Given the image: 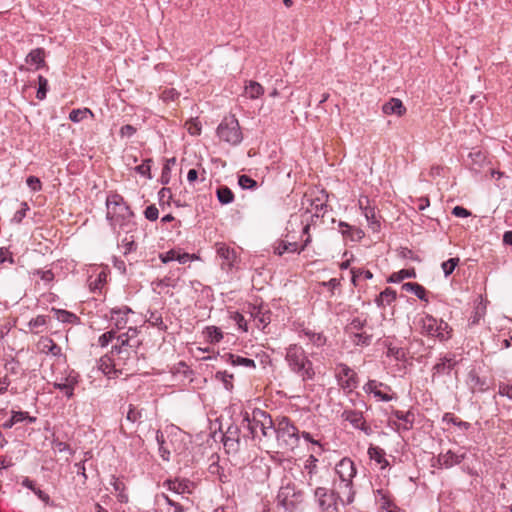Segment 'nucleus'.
<instances>
[{
    "label": "nucleus",
    "mask_w": 512,
    "mask_h": 512,
    "mask_svg": "<svg viewBox=\"0 0 512 512\" xmlns=\"http://www.w3.org/2000/svg\"><path fill=\"white\" fill-rule=\"evenodd\" d=\"M272 417L263 410L255 409L252 414L245 413L242 426L249 431L253 440L270 444L274 440L275 429Z\"/></svg>",
    "instance_id": "nucleus-1"
},
{
    "label": "nucleus",
    "mask_w": 512,
    "mask_h": 512,
    "mask_svg": "<svg viewBox=\"0 0 512 512\" xmlns=\"http://www.w3.org/2000/svg\"><path fill=\"white\" fill-rule=\"evenodd\" d=\"M285 360L290 370L298 375L302 381L313 380L315 370L312 361L305 350L297 344H291L286 348Z\"/></svg>",
    "instance_id": "nucleus-2"
},
{
    "label": "nucleus",
    "mask_w": 512,
    "mask_h": 512,
    "mask_svg": "<svg viewBox=\"0 0 512 512\" xmlns=\"http://www.w3.org/2000/svg\"><path fill=\"white\" fill-rule=\"evenodd\" d=\"M117 343L113 346L111 354L113 366H120L121 363H124V360L128 359L130 356V351L127 348L133 349L132 352L136 356V349L141 344L138 339V330L134 327H129L125 333H122L117 336Z\"/></svg>",
    "instance_id": "nucleus-3"
},
{
    "label": "nucleus",
    "mask_w": 512,
    "mask_h": 512,
    "mask_svg": "<svg viewBox=\"0 0 512 512\" xmlns=\"http://www.w3.org/2000/svg\"><path fill=\"white\" fill-rule=\"evenodd\" d=\"M274 429V440L278 442L279 447L293 449L298 446L299 430L290 418L286 416L277 418L274 423Z\"/></svg>",
    "instance_id": "nucleus-4"
},
{
    "label": "nucleus",
    "mask_w": 512,
    "mask_h": 512,
    "mask_svg": "<svg viewBox=\"0 0 512 512\" xmlns=\"http://www.w3.org/2000/svg\"><path fill=\"white\" fill-rule=\"evenodd\" d=\"M217 135L220 140L232 146L239 145L243 140L239 122L234 115L223 118L217 127Z\"/></svg>",
    "instance_id": "nucleus-5"
},
{
    "label": "nucleus",
    "mask_w": 512,
    "mask_h": 512,
    "mask_svg": "<svg viewBox=\"0 0 512 512\" xmlns=\"http://www.w3.org/2000/svg\"><path fill=\"white\" fill-rule=\"evenodd\" d=\"M304 494L298 490L294 483H287L281 486L277 495V502L287 512H294L303 502Z\"/></svg>",
    "instance_id": "nucleus-6"
},
{
    "label": "nucleus",
    "mask_w": 512,
    "mask_h": 512,
    "mask_svg": "<svg viewBox=\"0 0 512 512\" xmlns=\"http://www.w3.org/2000/svg\"><path fill=\"white\" fill-rule=\"evenodd\" d=\"M450 331L451 329L446 322L437 320L431 315H426L421 319L422 334L445 341L450 338Z\"/></svg>",
    "instance_id": "nucleus-7"
},
{
    "label": "nucleus",
    "mask_w": 512,
    "mask_h": 512,
    "mask_svg": "<svg viewBox=\"0 0 512 512\" xmlns=\"http://www.w3.org/2000/svg\"><path fill=\"white\" fill-rule=\"evenodd\" d=\"M311 223L307 222L305 226L303 227V234L307 235L306 239L303 241V244L300 248H298V244L296 242H286V241H279L274 246V253L282 256L286 252H298L300 253L303 251L310 243H311V236L309 234Z\"/></svg>",
    "instance_id": "nucleus-8"
},
{
    "label": "nucleus",
    "mask_w": 512,
    "mask_h": 512,
    "mask_svg": "<svg viewBox=\"0 0 512 512\" xmlns=\"http://www.w3.org/2000/svg\"><path fill=\"white\" fill-rule=\"evenodd\" d=\"M332 492L335 493V497L343 505H349L354 501L355 491L353 489V482L334 480Z\"/></svg>",
    "instance_id": "nucleus-9"
},
{
    "label": "nucleus",
    "mask_w": 512,
    "mask_h": 512,
    "mask_svg": "<svg viewBox=\"0 0 512 512\" xmlns=\"http://www.w3.org/2000/svg\"><path fill=\"white\" fill-rule=\"evenodd\" d=\"M314 495L322 512H339L335 493L329 492L324 487H318L315 489Z\"/></svg>",
    "instance_id": "nucleus-10"
},
{
    "label": "nucleus",
    "mask_w": 512,
    "mask_h": 512,
    "mask_svg": "<svg viewBox=\"0 0 512 512\" xmlns=\"http://www.w3.org/2000/svg\"><path fill=\"white\" fill-rule=\"evenodd\" d=\"M336 378L339 385L345 390L352 391L357 387V374L344 363L337 365Z\"/></svg>",
    "instance_id": "nucleus-11"
},
{
    "label": "nucleus",
    "mask_w": 512,
    "mask_h": 512,
    "mask_svg": "<svg viewBox=\"0 0 512 512\" xmlns=\"http://www.w3.org/2000/svg\"><path fill=\"white\" fill-rule=\"evenodd\" d=\"M106 205L108 208L107 218L110 220L114 219V216L117 212L118 207H123L125 213H122V218L133 216V212L130 207L125 203L124 198L119 194H112L108 196L106 200Z\"/></svg>",
    "instance_id": "nucleus-12"
},
{
    "label": "nucleus",
    "mask_w": 512,
    "mask_h": 512,
    "mask_svg": "<svg viewBox=\"0 0 512 512\" xmlns=\"http://www.w3.org/2000/svg\"><path fill=\"white\" fill-rule=\"evenodd\" d=\"M341 417L348 421L354 428L363 431L366 435H370L372 430L366 424L363 413L357 410H344Z\"/></svg>",
    "instance_id": "nucleus-13"
},
{
    "label": "nucleus",
    "mask_w": 512,
    "mask_h": 512,
    "mask_svg": "<svg viewBox=\"0 0 512 512\" xmlns=\"http://www.w3.org/2000/svg\"><path fill=\"white\" fill-rule=\"evenodd\" d=\"M457 363L454 354H446L440 357L432 368V378L434 379L437 375H449Z\"/></svg>",
    "instance_id": "nucleus-14"
},
{
    "label": "nucleus",
    "mask_w": 512,
    "mask_h": 512,
    "mask_svg": "<svg viewBox=\"0 0 512 512\" xmlns=\"http://www.w3.org/2000/svg\"><path fill=\"white\" fill-rule=\"evenodd\" d=\"M335 473L338 476V480L350 481L356 475V468L353 461L349 458L341 459L335 466Z\"/></svg>",
    "instance_id": "nucleus-15"
},
{
    "label": "nucleus",
    "mask_w": 512,
    "mask_h": 512,
    "mask_svg": "<svg viewBox=\"0 0 512 512\" xmlns=\"http://www.w3.org/2000/svg\"><path fill=\"white\" fill-rule=\"evenodd\" d=\"M216 252L218 257L222 260V269H231L234 266L237 255L233 248H230L224 243H216Z\"/></svg>",
    "instance_id": "nucleus-16"
},
{
    "label": "nucleus",
    "mask_w": 512,
    "mask_h": 512,
    "mask_svg": "<svg viewBox=\"0 0 512 512\" xmlns=\"http://www.w3.org/2000/svg\"><path fill=\"white\" fill-rule=\"evenodd\" d=\"M465 453L453 452L448 450L441 452L437 457V466L440 468H451L455 465L460 464L465 459Z\"/></svg>",
    "instance_id": "nucleus-17"
},
{
    "label": "nucleus",
    "mask_w": 512,
    "mask_h": 512,
    "mask_svg": "<svg viewBox=\"0 0 512 512\" xmlns=\"http://www.w3.org/2000/svg\"><path fill=\"white\" fill-rule=\"evenodd\" d=\"M250 317L256 322L258 328H265L271 321V313L269 310L261 306H249Z\"/></svg>",
    "instance_id": "nucleus-18"
},
{
    "label": "nucleus",
    "mask_w": 512,
    "mask_h": 512,
    "mask_svg": "<svg viewBox=\"0 0 512 512\" xmlns=\"http://www.w3.org/2000/svg\"><path fill=\"white\" fill-rule=\"evenodd\" d=\"M468 157L470 159V170L476 174L482 173L485 167L488 166L486 155L480 150L470 152Z\"/></svg>",
    "instance_id": "nucleus-19"
},
{
    "label": "nucleus",
    "mask_w": 512,
    "mask_h": 512,
    "mask_svg": "<svg viewBox=\"0 0 512 512\" xmlns=\"http://www.w3.org/2000/svg\"><path fill=\"white\" fill-rule=\"evenodd\" d=\"M110 319L114 322L115 327L118 330L124 329L128 323V314L132 313V310L128 307L113 308L111 311Z\"/></svg>",
    "instance_id": "nucleus-20"
},
{
    "label": "nucleus",
    "mask_w": 512,
    "mask_h": 512,
    "mask_svg": "<svg viewBox=\"0 0 512 512\" xmlns=\"http://www.w3.org/2000/svg\"><path fill=\"white\" fill-rule=\"evenodd\" d=\"M164 485L171 491L177 494L191 493V486L193 483L188 479H168Z\"/></svg>",
    "instance_id": "nucleus-21"
},
{
    "label": "nucleus",
    "mask_w": 512,
    "mask_h": 512,
    "mask_svg": "<svg viewBox=\"0 0 512 512\" xmlns=\"http://www.w3.org/2000/svg\"><path fill=\"white\" fill-rule=\"evenodd\" d=\"M37 348L44 354H51L53 356L61 355V347L49 337H41L37 343Z\"/></svg>",
    "instance_id": "nucleus-22"
},
{
    "label": "nucleus",
    "mask_w": 512,
    "mask_h": 512,
    "mask_svg": "<svg viewBox=\"0 0 512 512\" xmlns=\"http://www.w3.org/2000/svg\"><path fill=\"white\" fill-rule=\"evenodd\" d=\"M382 112L386 115H397L402 116L406 113V108L402 101L398 98H391L388 102L382 106Z\"/></svg>",
    "instance_id": "nucleus-23"
},
{
    "label": "nucleus",
    "mask_w": 512,
    "mask_h": 512,
    "mask_svg": "<svg viewBox=\"0 0 512 512\" xmlns=\"http://www.w3.org/2000/svg\"><path fill=\"white\" fill-rule=\"evenodd\" d=\"M376 501L379 503L380 507L387 512H398L397 506L392 502L388 493L383 489H378L376 491Z\"/></svg>",
    "instance_id": "nucleus-24"
},
{
    "label": "nucleus",
    "mask_w": 512,
    "mask_h": 512,
    "mask_svg": "<svg viewBox=\"0 0 512 512\" xmlns=\"http://www.w3.org/2000/svg\"><path fill=\"white\" fill-rule=\"evenodd\" d=\"M45 51L43 48H36L31 50L26 56V63L35 65L36 69L42 67L45 63Z\"/></svg>",
    "instance_id": "nucleus-25"
},
{
    "label": "nucleus",
    "mask_w": 512,
    "mask_h": 512,
    "mask_svg": "<svg viewBox=\"0 0 512 512\" xmlns=\"http://www.w3.org/2000/svg\"><path fill=\"white\" fill-rule=\"evenodd\" d=\"M52 312L54 313V317L62 323L77 324L80 321V318L76 314L67 310L53 308Z\"/></svg>",
    "instance_id": "nucleus-26"
},
{
    "label": "nucleus",
    "mask_w": 512,
    "mask_h": 512,
    "mask_svg": "<svg viewBox=\"0 0 512 512\" xmlns=\"http://www.w3.org/2000/svg\"><path fill=\"white\" fill-rule=\"evenodd\" d=\"M381 385H382V383H378L376 380H370L364 386V390L368 393H372L376 398H378L381 401L388 402V401L392 400L391 395L383 393L378 389V386H381Z\"/></svg>",
    "instance_id": "nucleus-27"
},
{
    "label": "nucleus",
    "mask_w": 512,
    "mask_h": 512,
    "mask_svg": "<svg viewBox=\"0 0 512 512\" xmlns=\"http://www.w3.org/2000/svg\"><path fill=\"white\" fill-rule=\"evenodd\" d=\"M468 384L472 391L483 392L487 389V385L484 379H481L475 371H470L468 374Z\"/></svg>",
    "instance_id": "nucleus-28"
},
{
    "label": "nucleus",
    "mask_w": 512,
    "mask_h": 512,
    "mask_svg": "<svg viewBox=\"0 0 512 512\" xmlns=\"http://www.w3.org/2000/svg\"><path fill=\"white\" fill-rule=\"evenodd\" d=\"M368 455L370 459L380 464L382 469L389 465L388 461L385 459V452L380 447L370 446L368 448Z\"/></svg>",
    "instance_id": "nucleus-29"
},
{
    "label": "nucleus",
    "mask_w": 512,
    "mask_h": 512,
    "mask_svg": "<svg viewBox=\"0 0 512 512\" xmlns=\"http://www.w3.org/2000/svg\"><path fill=\"white\" fill-rule=\"evenodd\" d=\"M77 383L74 377H68L64 382H55L53 384L55 389L61 390L64 394L71 398L73 396L74 386Z\"/></svg>",
    "instance_id": "nucleus-30"
},
{
    "label": "nucleus",
    "mask_w": 512,
    "mask_h": 512,
    "mask_svg": "<svg viewBox=\"0 0 512 512\" xmlns=\"http://www.w3.org/2000/svg\"><path fill=\"white\" fill-rule=\"evenodd\" d=\"M402 289L407 292L414 293L420 300L427 301V298H426L427 291L422 285H420L418 283H414V282L404 283L402 285Z\"/></svg>",
    "instance_id": "nucleus-31"
},
{
    "label": "nucleus",
    "mask_w": 512,
    "mask_h": 512,
    "mask_svg": "<svg viewBox=\"0 0 512 512\" xmlns=\"http://www.w3.org/2000/svg\"><path fill=\"white\" fill-rule=\"evenodd\" d=\"M110 484L113 486L115 492H117V499L121 503L128 502V495L125 493L124 483L115 476L111 477Z\"/></svg>",
    "instance_id": "nucleus-32"
},
{
    "label": "nucleus",
    "mask_w": 512,
    "mask_h": 512,
    "mask_svg": "<svg viewBox=\"0 0 512 512\" xmlns=\"http://www.w3.org/2000/svg\"><path fill=\"white\" fill-rule=\"evenodd\" d=\"M350 339L356 346H369L372 342V335L367 332H351Z\"/></svg>",
    "instance_id": "nucleus-33"
},
{
    "label": "nucleus",
    "mask_w": 512,
    "mask_h": 512,
    "mask_svg": "<svg viewBox=\"0 0 512 512\" xmlns=\"http://www.w3.org/2000/svg\"><path fill=\"white\" fill-rule=\"evenodd\" d=\"M415 277L416 272L414 269H402L398 272H394L393 274H391L390 277L388 278V282L399 283L404 279Z\"/></svg>",
    "instance_id": "nucleus-34"
},
{
    "label": "nucleus",
    "mask_w": 512,
    "mask_h": 512,
    "mask_svg": "<svg viewBox=\"0 0 512 512\" xmlns=\"http://www.w3.org/2000/svg\"><path fill=\"white\" fill-rule=\"evenodd\" d=\"M396 299V291L391 288H386L382 291L376 299L378 306H385L391 304Z\"/></svg>",
    "instance_id": "nucleus-35"
},
{
    "label": "nucleus",
    "mask_w": 512,
    "mask_h": 512,
    "mask_svg": "<svg viewBox=\"0 0 512 512\" xmlns=\"http://www.w3.org/2000/svg\"><path fill=\"white\" fill-rule=\"evenodd\" d=\"M264 93V88L258 82L250 81L249 84L245 86V94L250 99H257Z\"/></svg>",
    "instance_id": "nucleus-36"
},
{
    "label": "nucleus",
    "mask_w": 512,
    "mask_h": 512,
    "mask_svg": "<svg viewBox=\"0 0 512 512\" xmlns=\"http://www.w3.org/2000/svg\"><path fill=\"white\" fill-rule=\"evenodd\" d=\"M228 356H229L230 363L233 366H245L248 368L256 367L255 361L253 359L245 358V357L234 355V354H229Z\"/></svg>",
    "instance_id": "nucleus-37"
},
{
    "label": "nucleus",
    "mask_w": 512,
    "mask_h": 512,
    "mask_svg": "<svg viewBox=\"0 0 512 512\" xmlns=\"http://www.w3.org/2000/svg\"><path fill=\"white\" fill-rule=\"evenodd\" d=\"M367 325V319L355 317L353 318L349 324L346 326L345 330L348 334H351V332H362L361 330Z\"/></svg>",
    "instance_id": "nucleus-38"
},
{
    "label": "nucleus",
    "mask_w": 512,
    "mask_h": 512,
    "mask_svg": "<svg viewBox=\"0 0 512 512\" xmlns=\"http://www.w3.org/2000/svg\"><path fill=\"white\" fill-rule=\"evenodd\" d=\"M217 197L222 204H229L234 200V194L227 186H221L217 189Z\"/></svg>",
    "instance_id": "nucleus-39"
},
{
    "label": "nucleus",
    "mask_w": 512,
    "mask_h": 512,
    "mask_svg": "<svg viewBox=\"0 0 512 512\" xmlns=\"http://www.w3.org/2000/svg\"><path fill=\"white\" fill-rule=\"evenodd\" d=\"M175 164H176V159L174 157L166 160V162L162 168V173H161V177H160V182L163 185H166L170 182L171 167Z\"/></svg>",
    "instance_id": "nucleus-40"
},
{
    "label": "nucleus",
    "mask_w": 512,
    "mask_h": 512,
    "mask_svg": "<svg viewBox=\"0 0 512 512\" xmlns=\"http://www.w3.org/2000/svg\"><path fill=\"white\" fill-rule=\"evenodd\" d=\"M387 356L393 357L397 361H404L406 359V351L403 348L388 344Z\"/></svg>",
    "instance_id": "nucleus-41"
},
{
    "label": "nucleus",
    "mask_w": 512,
    "mask_h": 512,
    "mask_svg": "<svg viewBox=\"0 0 512 512\" xmlns=\"http://www.w3.org/2000/svg\"><path fill=\"white\" fill-rule=\"evenodd\" d=\"M393 415L398 420H402L405 423L404 429L412 428L414 416H413V414L411 412H403V411H400V410H396V411L393 412Z\"/></svg>",
    "instance_id": "nucleus-42"
},
{
    "label": "nucleus",
    "mask_w": 512,
    "mask_h": 512,
    "mask_svg": "<svg viewBox=\"0 0 512 512\" xmlns=\"http://www.w3.org/2000/svg\"><path fill=\"white\" fill-rule=\"evenodd\" d=\"M93 116V113L90 109L84 108V109H74L69 114V119L72 122L78 123L82 121L87 115Z\"/></svg>",
    "instance_id": "nucleus-43"
},
{
    "label": "nucleus",
    "mask_w": 512,
    "mask_h": 512,
    "mask_svg": "<svg viewBox=\"0 0 512 512\" xmlns=\"http://www.w3.org/2000/svg\"><path fill=\"white\" fill-rule=\"evenodd\" d=\"M206 333H207V337L211 343H218L223 338L222 331L218 327H215V326L207 327Z\"/></svg>",
    "instance_id": "nucleus-44"
},
{
    "label": "nucleus",
    "mask_w": 512,
    "mask_h": 512,
    "mask_svg": "<svg viewBox=\"0 0 512 512\" xmlns=\"http://www.w3.org/2000/svg\"><path fill=\"white\" fill-rule=\"evenodd\" d=\"M238 184L242 189L254 190L257 188V182L248 175H240L238 177Z\"/></svg>",
    "instance_id": "nucleus-45"
},
{
    "label": "nucleus",
    "mask_w": 512,
    "mask_h": 512,
    "mask_svg": "<svg viewBox=\"0 0 512 512\" xmlns=\"http://www.w3.org/2000/svg\"><path fill=\"white\" fill-rule=\"evenodd\" d=\"M215 378L217 380H220L224 384V387L227 390H231L233 388V384H232L233 375L229 374L227 371L216 372Z\"/></svg>",
    "instance_id": "nucleus-46"
},
{
    "label": "nucleus",
    "mask_w": 512,
    "mask_h": 512,
    "mask_svg": "<svg viewBox=\"0 0 512 512\" xmlns=\"http://www.w3.org/2000/svg\"><path fill=\"white\" fill-rule=\"evenodd\" d=\"M179 277H174L173 274L167 275L156 282L157 287H171L175 288L178 284Z\"/></svg>",
    "instance_id": "nucleus-47"
},
{
    "label": "nucleus",
    "mask_w": 512,
    "mask_h": 512,
    "mask_svg": "<svg viewBox=\"0 0 512 512\" xmlns=\"http://www.w3.org/2000/svg\"><path fill=\"white\" fill-rule=\"evenodd\" d=\"M38 85L39 86H38L36 97L39 100H43L46 98V94H47V90H48V80L44 76L39 75L38 76Z\"/></svg>",
    "instance_id": "nucleus-48"
},
{
    "label": "nucleus",
    "mask_w": 512,
    "mask_h": 512,
    "mask_svg": "<svg viewBox=\"0 0 512 512\" xmlns=\"http://www.w3.org/2000/svg\"><path fill=\"white\" fill-rule=\"evenodd\" d=\"M312 206H314L315 212L311 215V223L314 222V218L323 217L324 213L327 211V204L320 202L319 199L313 201Z\"/></svg>",
    "instance_id": "nucleus-49"
},
{
    "label": "nucleus",
    "mask_w": 512,
    "mask_h": 512,
    "mask_svg": "<svg viewBox=\"0 0 512 512\" xmlns=\"http://www.w3.org/2000/svg\"><path fill=\"white\" fill-rule=\"evenodd\" d=\"M459 258H450L448 259L447 261L443 262L441 267H442V270L444 272V275L446 277H448L450 274L453 273L455 267L458 265L459 263Z\"/></svg>",
    "instance_id": "nucleus-50"
},
{
    "label": "nucleus",
    "mask_w": 512,
    "mask_h": 512,
    "mask_svg": "<svg viewBox=\"0 0 512 512\" xmlns=\"http://www.w3.org/2000/svg\"><path fill=\"white\" fill-rule=\"evenodd\" d=\"M305 335L309 338V340L316 346H323L326 342V338L321 333H316L312 331H305Z\"/></svg>",
    "instance_id": "nucleus-51"
},
{
    "label": "nucleus",
    "mask_w": 512,
    "mask_h": 512,
    "mask_svg": "<svg viewBox=\"0 0 512 512\" xmlns=\"http://www.w3.org/2000/svg\"><path fill=\"white\" fill-rule=\"evenodd\" d=\"M151 162H152L151 159L145 160L142 164L135 167L136 172L144 177H147L148 179H151L152 178L151 173H150Z\"/></svg>",
    "instance_id": "nucleus-52"
},
{
    "label": "nucleus",
    "mask_w": 512,
    "mask_h": 512,
    "mask_svg": "<svg viewBox=\"0 0 512 512\" xmlns=\"http://www.w3.org/2000/svg\"><path fill=\"white\" fill-rule=\"evenodd\" d=\"M15 422V424L20 423L24 420H28L30 423H34L36 421L35 417H32L28 414V412L23 411H13L11 416Z\"/></svg>",
    "instance_id": "nucleus-53"
},
{
    "label": "nucleus",
    "mask_w": 512,
    "mask_h": 512,
    "mask_svg": "<svg viewBox=\"0 0 512 512\" xmlns=\"http://www.w3.org/2000/svg\"><path fill=\"white\" fill-rule=\"evenodd\" d=\"M364 215L371 225L373 230H377L379 227V222L376 219L375 211L372 208L366 207L364 210Z\"/></svg>",
    "instance_id": "nucleus-54"
},
{
    "label": "nucleus",
    "mask_w": 512,
    "mask_h": 512,
    "mask_svg": "<svg viewBox=\"0 0 512 512\" xmlns=\"http://www.w3.org/2000/svg\"><path fill=\"white\" fill-rule=\"evenodd\" d=\"M231 319L236 323V325L238 326L239 329H241L244 332L248 331L247 321L241 313H239V312L232 313Z\"/></svg>",
    "instance_id": "nucleus-55"
},
{
    "label": "nucleus",
    "mask_w": 512,
    "mask_h": 512,
    "mask_svg": "<svg viewBox=\"0 0 512 512\" xmlns=\"http://www.w3.org/2000/svg\"><path fill=\"white\" fill-rule=\"evenodd\" d=\"M187 131L190 135L196 136L200 135L201 133V124L198 122L197 119H191L189 122L186 123Z\"/></svg>",
    "instance_id": "nucleus-56"
},
{
    "label": "nucleus",
    "mask_w": 512,
    "mask_h": 512,
    "mask_svg": "<svg viewBox=\"0 0 512 512\" xmlns=\"http://www.w3.org/2000/svg\"><path fill=\"white\" fill-rule=\"evenodd\" d=\"M156 439L159 444V451H160L161 457L164 460L168 461L169 456H170V451L164 446L165 441H164L163 434H157Z\"/></svg>",
    "instance_id": "nucleus-57"
},
{
    "label": "nucleus",
    "mask_w": 512,
    "mask_h": 512,
    "mask_svg": "<svg viewBox=\"0 0 512 512\" xmlns=\"http://www.w3.org/2000/svg\"><path fill=\"white\" fill-rule=\"evenodd\" d=\"M158 215H159V211H158V208L152 204V205H149L145 211H144V216L146 219H148L149 221H155L158 219Z\"/></svg>",
    "instance_id": "nucleus-58"
},
{
    "label": "nucleus",
    "mask_w": 512,
    "mask_h": 512,
    "mask_svg": "<svg viewBox=\"0 0 512 512\" xmlns=\"http://www.w3.org/2000/svg\"><path fill=\"white\" fill-rule=\"evenodd\" d=\"M26 183L28 187L34 192L40 191L42 189L41 181L36 176H29L26 180Z\"/></svg>",
    "instance_id": "nucleus-59"
},
{
    "label": "nucleus",
    "mask_w": 512,
    "mask_h": 512,
    "mask_svg": "<svg viewBox=\"0 0 512 512\" xmlns=\"http://www.w3.org/2000/svg\"><path fill=\"white\" fill-rule=\"evenodd\" d=\"M140 418H141V412L137 411L135 409V407L132 404H130L129 409L127 411L126 420L131 423H135Z\"/></svg>",
    "instance_id": "nucleus-60"
},
{
    "label": "nucleus",
    "mask_w": 512,
    "mask_h": 512,
    "mask_svg": "<svg viewBox=\"0 0 512 512\" xmlns=\"http://www.w3.org/2000/svg\"><path fill=\"white\" fill-rule=\"evenodd\" d=\"M114 338L115 332L111 330L102 334L98 339V343L101 347H106Z\"/></svg>",
    "instance_id": "nucleus-61"
},
{
    "label": "nucleus",
    "mask_w": 512,
    "mask_h": 512,
    "mask_svg": "<svg viewBox=\"0 0 512 512\" xmlns=\"http://www.w3.org/2000/svg\"><path fill=\"white\" fill-rule=\"evenodd\" d=\"M122 245L124 247V254H128L136 249V243L133 239V236L125 237L122 240Z\"/></svg>",
    "instance_id": "nucleus-62"
},
{
    "label": "nucleus",
    "mask_w": 512,
    "mask_h": 512,
    "mask_svg": "<svg viewBox=\"0 0 512 512\" xmlns=\"http://www.w3.org/2000/svg\"><path fill=\"white\" fill-rule=\"evenodd\" d=\"M46 316L39 315L36 318H33L29 321L28 325L31 330H34L35 328L44 326L46 324Z\"/></svg>",
    "instance_id": "nucleus-63"
},
{
    "label": "nucleus",
    "mask_w": 512,
    "mask_h": 512,
    "mask_svg": "<svg viewBox=\"0 0 512 512\" xmlns=\"http://www.w3.org/2000/svg\"><path fill=\"white\" fill-rule=\"evenodd\" d=\"M21 205L22 208L16 211L12 218V220L16 223H20L23 220V218L26 216V211L29 209L27 203L23 202Z\"/></svg>",
    "instance_id": "nucleus-64"
}]
</instances>
